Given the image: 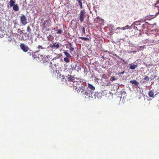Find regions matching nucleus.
Returning <instances> with one entry per match:
<instances>
[{
	"label": "nucleus",
	"mask_w": 159,
	"mask_h": 159,
	"mask_svg": "<svg viewBox=\"0 0 159 159\" xmlns=\"http://www.w3.org/2000/svg\"><path fill=\"white\" fill-rule=\"evenodd\" d=\"M125 73V71H122L121 72H120V73H118V75H119V76H121V74H124V73Z\"/></svg>",
	"instance_id": "2f4dec72"
},
{
	"label": "nucleus",
	"mask_w": 159,
	"mask_h": 159,
	"mask_svg": "<svg viewBox=\"0 0 159 159\" xmlns=\"http://www.w3.org/2000/svg\"><path fill=\"white\" fill-rule=\"evenodd\" d=\"M117 29H121L123 30H124L125 29V27H122V28H120V27H117L116 28V30H117Z\"/></svg>",
	"instance_id": "7c9ffc66"
},
{
	"label": "nucleus",
	"mask_w": 159,
	"mask_h": 159,
	"mask_svg": "<svg viewBox=\"0 0 159 159\" xmlns=\"http://www.w3.org/2000/svg\"><path fill=\"white\" fill-rule=\"evenodd\" d=\"M36 48H38V49L36 51V52H38L40 51V49H43V48L42 46L39 45L38 47H36Z\"/></svg>",
	"instance_id": "6ab92c4d"
},
{
	"label": "nucleus",
	"mask_w": 159,
	"mask_h": 159,
	"mask_svg": "<svg viewBox=\"0 0 159 159\" xmlns=\"http://www.w3.org/2000/svg\"><path fill=\"white\" fill-rule=\"evenodd\" d=\"M88 89L91 90V91L93 92L95 89V87L91 84H88Z\"/></svg>",
	"instance_id": "4468645a"
},
{
	"label": "nucleus",
	"mask_w": 159,
	"mask_h": 159,
	"mask_svg": "<svg viewBox=\"0 0 159 159\" xmlns=\"http://www.w3.org/2000/svg\"><path fill=\"white\" fill-rule=\"evenodd\" d=\"M68 78V80L69 82H71L75 81V79L77 78V77H75L74 76H72L70 75H68L67 76Z\"/></svg>",
	"instance_id": "0eeeda50"
},
{
	"label": "nucleus",
	"mask_w": 159,
	"mask_h": 159,
	"mask_svg": "<svg viewBox=\"0 0 159 159\" xmlns=\"http://www.w3.org/2000/svg\"><path fill=\"white\" fill-rule=\"evenodd\" d=\"M54 44V48H56V49L59 48L60 47V45L59 44H57L56 43Z\"/></svg>",
	"instance_id": "4be33fe9"
},
{
	"label": "nucleus",
	"mask_w": 159,
	"mask_h": 159,
	"mask_svg": "<svg viewBox=\"0 0 159 159\" xmlns=\"http://www.w3.org/2000/svg\"><path fill=\"white\" fill-rule=\"evenodd\" d=\"M25 34H27V33H25Z\"/></svg>",
	"instance_id": "09e8293b"
},
{
	"label": "nucleus",
	"mask_w": 159,
	"mask_h": 159,
	"mask_svg": "<svg viewBox=\"0 0 159 159\" xmlns=\"http://www.w3.org/2000/svg\"><path fill=\"white\" fill-rule=\"evenodd\" d=\"M100 94L98 92L93 93V98H98Z\"/></svg>",
	"instance_id": "f8f14e48"
},
{
	"label": "nucleus",
	"mask_w": 159,
	"mask_h": 159,
	"mask_svg": "<svg viewBox=\"0 0 159 159\" xmlns=\"http://www.w3.org/2000/svg\"><path fill=\"white\" fill-rule=\"evenodd\" d=\"M85 17V11L83 10L81 11L79 14V20L80 22H82L83 21Z\"/></svg>",
	"instance_id": "20e7f679"
},
{
	"label": "nucleus",
	"mask_w": 159,
	"mask_h": 159,
	"mask_svg": "<svg viewBox=\"0 0 159 159\" xmlns=\"http://www.w3.org/2000/svg\"><path fill=\"white\" fill-rule=\"evenodd\" d=\"M82 0H77L78 2H79V1H81Z\"/></svg>",
	"instance_id": "c03bdc74"
},
{
	"label": "nucleus",
	"mask_w": 159,
	"mask_h": 159,
	"mask_svg": "<svg viewBox=\"0 0 159 159\" xmlns=\"http://www.w3.org/2000/svg\"><path fill=\"white\" fill-rule=\"evenodd\" d=\"M47 27H50L51 26V24L49 23V21H48V22L47 23Z\"/></svg>",
	"instance_id": "473e14b6"
},
{
	"label": "nucleus",
	"mask_w": 159,
	"mask_h": 159,
	"mask_svg": "<svg viewBox=\"0 0 159 159\" xmlns=\"http://www.w3.org/2000/svg\"><path fill=\"white\" fill-rule=\"evenodd\" d=\"M107 93V91L106 90H105L102 91L101 92V94L103 96L106 95Z\"/></svg>",
	"instance_id": "aec40b11"
},
{
	"label": "nucleus",
	"mask_w": 159,
	"mask_h": 159,
	"mask_svg": "<svg viewBox=\"0 0 159 159\" xmlns=\"http://www.w3.org/2000/svg\"><path fill=\"white\" fill-rule=\"evenodd\" d=\"M66 48L69 49L70 52H71L74 50V48L72 46V44L71 43L68 42L66 45Z\"/></svg>",
	"instance_id": "6e6552de"
},
{
	"label": "nucleus",
	"mask_w": 159,
	"mask_h": 159,
	"mask_svg": "<svg viewBox=\"0 0 159 159\" xmlns=\"http://www.w3.org/2000/svg\"><path fill=\"white\" fill-rule=\"evenodd\" d=\"M33 54H32V56H33Z\"/></svg>",
	"instance_id": "8fccbe9b"
},
{
	"label": "nucleus",
	"mask_w": 159,
	"mask_h": 159,
	"mask_svg": "<svg viewBox=\"0 0 159 159\" xmlns=\"http://www.w3.org/2000/svg\"><path fill=\"white\" fill-rule=\"evenodd\" d=\"M13 9L15 11H18L19 10V7L18 5L16 4L12 7Z\"/></svg>",
	"instance_id": "9b49d317"
},
{
	"label": "nucleus",
	"mask_w": 159,
	"mask_h": 159,
	"mask_svg": "<svg viewBox=\"0 0 159 159\" xmlns=\"http://www.w3.org/2000/svg\"><path fill=\"white\" fill-rule=\"evenodd\" d=\"M76 66H75V67H74L73 66L72 68V70H76Z\"/></svg>",
	"instance_id": "f704fd0d"
},
{
	"label": "nucleus",
	"mask_w": 159,
	"mask_h": 159,
	"mask_svg": "<svg viewBox=\"0 0 159 159\" xmlns=\"http://www.w3.org/2000/svg\"><path fill=\"white\" fill-rule=\"evenodd\" d=\"M1 36H2V37H3L4 36H3V34H2V35H0Z\"/></svg>",
	"instance_id": "a18cd8bd"
},
{
	"label": "nucleus",
	"mask_w": 159,
	"mask_h": 159,
	"mask_svg": "<svg viewBox=\"0 0 159 159\" xmlns=\"http://www.w3.org/2000/svg\"><path fill=\"white\" fill-rule=\"evenodd\" d=\"M157 4L156 3L155 4V6L156 7H157V9L158 10V11L156 13L155 15V16H156L158 15L159 14V7H158V6H157Z\"/></svg>",
	"instance_id": "5701e85b"
},
{
	"label": "nucleus",
	"mask_w": 159,
	"mask_h": 159,
	"mask_svg": "<svg viewBox=\"0 0 159 159\" xmlns=\"http://www.w3.org/2000/svg\"><path fill=\"white\" fill-rule=\"evenodd\" d=\"M79 38L84 41H89V39L86 37H79Z\"/></svg>",
	"instance_id": "412c9836"
},
{
	"label": "nucleus",
	"mask_w": 159,
	"mask_h": 159,
	"mask_svg": "<svg viewBox=\"0 0 159 159\" xmlns=\"http://www.w3.org/2000/svg\"><path fill=\"white\" fill-rule=\"evenodd\" d=\"M49 57L44 56L42 58V61L43 63L47 62L48 63L50 61L49 59Z\"/></svg>",
	"instance_id": "1a4fd4ad"
},
{
	"label": "nucleus",
	"mask_w": 159,
	"mask_h": 159,
	"mask_svg": "<svg viewBox=\"0 0 159 159\" xmlns=\"http://www.w3.org/2000/svg\"><path fill=\"white\" fill-rule=\"evenodd\" d=\"M68 50H66L64 52V54L66 56V57L70 58L71 57V55L68 53Z\"/></svg>",
	"instance_id": "dca6fc26"
},
{
	"label": "nucleus",
	"mask_w": 159,
	"mask_h": 159,
	"mask_svg": "<svg viewBox=\"0 0 159 159\" xmlns=\"http://www.w3.org/2000/svg\"><path fill=\"white\" fill-rule=\"evenodd\" d=\"M102 57L104 60L106 59V57H104V56H102Z\"/></svg>",
	"instance_id": "4c0bfd02"
},
{
	"label": "nucleus",
	"mask_w": 159,
	"mask_h": 159,
	"mask_svg": "<svg viewBox=\"0 0 159 159\" xmlns=\"http://www.w3.org/2000/svg\"><path fill=\"white\" fill-rule=\"evenodd\" d=\"M27 30L30 33L31 32V30L30 26H28L27 27Z\"/></svg>",
	"instance_id": "c85d7f7f"
},
{
	"label": "nucleus",
	"mask_w": 159,
	"mask_h": 159,
	"mask_svg": "<svg viewBox=\"0 0 159 159\" xmlns=\"http://www.w3.org/2000/svg\"><path fill=\"white\" fill-rule=\"evenodd\" d=\"M15 1L14 0H10L9 2V4L11 7H13L15 5Z\"/></svg>",
	"instance_id": "2eb2a0df"
},
{
	"label": "nucleus",
	"mask_w": 159,
	"mask_h": 159,
	"mask_svg": "<svg viewBox=\"0 0 159 159\" xmlns=\"http://www.w3.org/2000/svg\"><path fill=\"white\" fill-rule=\"evenodd\" d=\"M48 22V20H45L44 21L43 24V29L46 28L47 26H46V23H47Z\"/></svg>",
	"instance_id": "393cba45"
},
{
	"label": "nucleus",
	"mask_w": 159,
	"mask_h": 159,
	"mask_svg": "<svg viewBox=\"0 0 159 159\" xmlns=\"http://www.w3.org/2000/svg\"><path fill=\"white\" fill-rule=\"evenodd\" d=\"M140 48H142V49H143L144 48V46H141L139 47Z\"/></svg>",
	"instance_id": "58836bf2"
},
{
	"label": "nucleus",
	"mask_w": 159,
	"mask_h": 159,
	"mask_svg": "<svg viewBox=\"0 0 159 159\" xmlns=\"http://www.w3.org/2000/svg\"><path fill=\"white\" fill-rule=\"evenodd\" d=\"M116 86L118 88L117 89H118L119 87V84H117V85H116Z\"/></svg>",
	"instance_id": "e433bc0d"
},
{
	"label": "nucleus",
	"mask_w": 159,
	"mask_h": 159,
	"mask_svg": "<svg viewBox=\"0 0 159 159\" xmlns=\"http://www.w3.org/2000/svg\"><path fill=\"white\" fill-rule=\"evenodd\" d=\"M20 46L21 49L25 52H27L29 49L28 47L23 43H21Z\"/></svg>",
	"instance_id": "39448f33"
},
{
	"label": "nucleus",
	"mask_w": 159,
	"mask_h": 159,
	"mask_svg": "<svg viewBox=\"0 0 159 159\" xmlns=\"http://www.w3.org/2000/svg\"><path fill=\"white\" fill-rule=\"evenodd\" d=\"M114 56H116V57H117V55H116V54H115L114 55Z\"/></svg>",
	"instance_id": "49530a36"
},
{
	"label": "nucleus",
	"mask_w": 159,
	"mask_h": 159,
	"mask_svg": "<svg viewBox=\"0 0 159 159\" xmlns=\"http://www.w3.org/2000/svg\"><path fill=\"white\" fill-rule=\"evenodd\" d=\"M130 83L137 86L139 84V83L135 80H131L130 81Z\"/></svg>",
	"instance_id": "f3484780"
},
{
	"label": "nucleus",
	"mask_w": 159,
	"mask_h": 159,
	"mask_svg": "<svg viewBox=\"0 0 159 159\" xmlns=\"http://www.w3.org/2000/svg\"><path fill=\"white\" fill-rule=\"evenodd\" d=\"M111 79L112 81H113L116 80V79L115 78L114 76H111Z\"/></svg>",
	"instance_id": "c756f323"
},
{
	"label": "nucleus",
	"mask_w": 159,
	"mask_h": 159,
	"mask_svg": "<svg viewBox=\"0 0 159 159\" xmlns=\"http://www.w3.org/2000/svg\"><path fill=\"white\" fill-rule=\"evenodd\" d=\"M93 92H92V91L89 90V89H87L85 90L82 96L85 98H93Z\"/></svg>",
	"instance_id": "f257e3e1"
},
{
	"label": "nucleus",
	"mask_w": 159,
	"mask_h": 159,
	"mask_svg": "<svg viewBox=\"0 0 159 159\" xmlns=\"http://www.w3.org/2000/svg\"><path fill=\"white\" fill-rule=\"evenodd\" d=\"M148 95L150 97H153L154 95V91L152 90L149 91L148 92Z\"/></svg>",
	"instance_id": "ddd939ff"
},
{
	"label": "nucleus",
	"mask_w": 159,
	"mask_h": 159,
	"mask_svg": "<svg viewBox=\"0 0 159 159\" xmlns=\"http://www.w3.org/2000/svg\"><path fill=\"white\" fill-rule=\"evenodd\" d=\"M56 33L58 34H61L62 33V30L61 29H58L56 30Z\"/></svg>",
	"instance_id": "b1692460"
},
{
	"label": "nucleus",
	"mask_w": 159,
	"mask_h": 159,
	"mask_svg": "<svg viewBox=\"0 0 159 159\" xmlns=\"http://www.w3.org/2000/svg\"><path fill=\"white\" fill-rule=\"evenodd\" d=\"M80 30H81L82 31L83 34H84L85 33V28L83 26H80Z\"/></svg>",
	"instance_id": "a211bd4d"
},
{
	"label": "nucleus",
	"mask_w": 159,
	"mask_h": 159,
	"mask_svg": "<svg viewBox=\"0 0 159 159\" xmlns=\"http://www.w3.org/2000/svg\"><path fill=\"white\" fill-rule=\"evenodd\" d=\"M105 52H109V53L110 54V53H111V52H108V51H105Z\"/></svg>",
	"instance_id": "37998d69"
},
{
	"label": "nucleus",
	"mask_w": 159,
	"mask_h": 159,
	"mask_svg": "<svg viewBox=\"0 0 159 159\" xmlns=\"http://www.w3.org/2000/svg\"><path fill=\"white\" fill-rule=\"evenodd\" d=\"M150 17V16H148L147 18V19H148L150 20V19H149Z\"/></svg>",
	"instance_id": "a19ab883"
},
{
	"label": "nucleus",
	"mask_w": 159,
	"mask_h": 159,
	"mask_svg": "<svg viewBox=\"0 0 159 159\" xmlns=\"http://www.w3.org/2000/svg\"><path fill=\"white\" fill-rule=\"evenodd\" d=\"M84 85H83L81 86V87H79L77 91V92L78 94H80L82 96L83 94V93H84V92L85 91V89L84 88Z\"/></svg>",
	"instance_id": "423d86ee"
},
{
	"label": "nucleus",
	"mask_w": 159,
	"mask_h": 159,
	"mask_svg": "<svg viewBox=\"0 0 159 159\" xmlns=\"http://www.w3.org/2000/svg\"><path fill=\"white\" fill-rule=\"evenodd\" d=\"M130 65V67H129V69L132 70H134L138 66V65L136 64H131L129 65Z\"/></svg>",
	"instance_id": "9d476101"
},
{
	"label": "nucleus",
	"mask_w": 159,
	"mask_h": 159,
	"mask_svg": "<svg viewBox=\"0 0 159 159\" xmlns=\"http://www.w3.org/2000/svg\"><path fill=\"white\" fill-rule=\"evenodd\" d=\"M69 57H65L64 58V61L65 62H66L67 63L69 62L70 61V60H69Z\"/></svg>",
	"instance_id": "a878e982"
},
{
	"label": "nucleus",
	"mask_w": 159,
	"mask_h": 159,
	"mask_svg": "<svg viewBox=\"0 0 159 159\" xmlns=\"http://www.w3.org/2000/svg\"><path fill=\"white\" fill-rule=\"evenodd\" d=\"M20 23L23 26L25 25L28 23L26 17L24 15H21L20 16Z\"/></svg>",
	"instance_id": "7ed1b4c3"
},
{
	"label": "nucleus",
	"mask_w": 159,
	"mask_h": 159,
	"mask_svg": "<svg viewBox=\"0 0 159 159\" xmlns=\"http://www.w3.org/2000/svg\"><path fill=\"white\" fill-rule=\"evenodd\" d=\"M23 31H24L23 30H20V32L21 33H23Z\"/></svg>",
	"instance_id": "79ce46f5"
},
{
	"label": "nucleus",
	"mask_w": 159,
	"mask_h": 159,
	"mask_svg": "<svg viewBox=\"0 0 159 159\" xmlns=\"http://www.w3.org/2000/svg\"><path fill=\"white\" fill-rule=\"evenodd\" d=\"M84 81V80L77 78L75 79V80L73 82L74 85L75 84L76 86L80 85L81 86L85 85L86 84V83Z\"/></svg>",
	"instance_id": "f03ea898"
},
{
	"label": "nucleus",
	"mask_w": 159,
	"mask_h": 159,
	"mask_svg": "<svg viewBox=\"0 0 159 159\" xmlns=\"http://www.w3.org/2000/svg\"><path fill=\"white\" fill-rule=\"evenodd\" d=\"M144 80L146 81H148L149 80V78L148 77L147 75H145L144 76Z\"/></svg>",
	"instance_id": "bb28decb"
},
{
	"label": "nucleus",
	"mask_w": 159,
	"mask_h": 159,
	"mask_svg": "<svg viewBox=\"0 0 159 159\" xmlns=\"http://www.w3.org/2000/svg\"><path fill=\"white\" fill-rule=\"evenodd\" d=\"M50 47L51 48H54V44H53L52 45L50 44Z\"/></svg>",
	"instance_id": "c9c22d12"
},
{
	"label": "nucleus",
	"mask_w": 159,
	"mask_h": 159,
	"mask_svg": "<svg viewBox=\"0 0 159 159\" xmlns=\"http://www.w3.org/2000/svg\"><path fill=\"white\" fill-rule=\"evenodd\" d=\"M106 75L105 74H103L102 75V77L104 78H106Z\"/></svg>",
	"instance_id": "72a5a7b5"
},
{
	"label": "nucleus",
	"mask_w": 159,
	"mask_h": 159,
	"mask_svg": "<svg viewBox=\"0 0 159 159\" xmlns=\"http://www.w3.org/2000/svg\"><path fill=\"white\" fill-rule=\"evenodd\" d=\"M28 53V54H30H30H31L29 52V53Z\"/></svg>",
	"instance_id": "de8ad7c7"
},
{
	"label": "nucleus",
	"mask_w": 159,
	"mask_h": 159,
	"mask_svg": "<svg viewBox=\"0 0 159 159\" xmlns=\"http://www.w3.org/2000/svg\"><path fill=\"white\" fill-rule=\"evenodd\" d=\"M153 16V17H152V18H151V19H153V18H154L156 16H155H155Z\"/></svg>",
	"instance_id": "ea45409f"
},
{
	"label": "nucleus",
	"mask_w": 159,
	"mask_h": 159,
	"mask_svg": "<svg viewBox=\"0 0 159 159\" xmlns=\"http://www.w3.org/2000/svg\"><path fill=\"white\" fill-rule=\"evenodd\" d=\"M79 3V5L81 9L83 8L82 3L81 1H79L78 2Z\"/></svg>",
	"instance_id": "cd10ccee"
}]
</instances>
